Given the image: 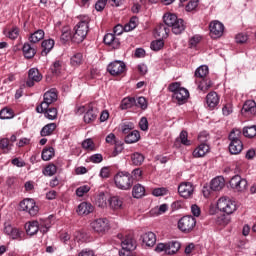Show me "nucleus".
I'll use <instances>...</instances> for the list:
<instances>
[{
	"label": "nucleus",
	"instance_id": "obj_61",
	"mask_svg": "<svg viewBox=\"0 0 256 256\" xmlns=\"http://www.w3.org/2000/svg\"><path fill=\"white\" fill-rule=\"evenodd\" d=\"M136 107H140V109H147V99H145V97H139L136 100Z\"/></svg>",
	"mask_w": 256,
	"mask_h": 256
},
{
	"label": "nucleus",
	"instance_id": "obj_53",
	"mask_svg": "<svg viewBox=\"0 0 256 256\" xmlns=\"http://www.w3.org/2000/svg\"><path fill=\"white\" fill-rule=\"evenodd\" d=\"M212 85L213 82H211V80L203 79L198 85V89H200V91H207L208 89H211Z\"/></svg>",
	"mask_w": 256,
	"mask_h": 256
},
{
	"label": "nucleus",
	"instance_id": "obj_51",
	"mask_svg": "<svg viewBox=\"0 0 256 256\" xmlns=\"http://www.w3.org/2000/svg\"><path fill=\"white\" fill-rule=\"evenodd\" d=\"M43 173H44V175H46L48 177H53V175H55V173H57V166H55L54 164H50L45 167Z\"/></svg>",
	"mask_w": 256,
	"mask_h": 256
},
{
	"label": "nucleus",
	"instance_id": "obj_31",
	"mask_svg": "<svg viewBox=\"0 0 256 256\" xmlns=\"http://www.w3.org/2000/svg\"><path fill=\"white\" fill-rule=\"evenodd\" d=\"M56 129H57L56 123H49L41 129L40 135H41V137H49V135H53V132Z\"/></svg>",
	"mask_w": 256,
	"mask_h": 256
},
{
	"label": "nucleus",
	"instance_id": "obj_37",
	"mask_svg": "<svg viewBox=\"0 0 256 256\" xmlns=\"http://www.w3.org/2000/svg\"><path fill=\"white\" fill-rule=\"evenodd\" d=\"M107 201H109V198H107V195H105L103 192H100L96 196V205L101 209H105V207H107Z\"/></svg>",
	"mask_w": 256,
	"mask_h": 256
},
{
	"label": "nucleus",
	"instance_id": "obj_39",
	"mask_svg": "<svg viewBox=\"0 0 256 256\" xmlns=\"http://www.w3.org/2000/svg\"><path fill=\"white\" fill-rule=\"evenodd\" d=\"M97 119V114L93 111V107L90 106L88 111L84 114V123H94Z\"/></svg>",
	"mask_w": 256,
	"mask_h": 256
},
{
	"label": "nucleus",
	"instance_id": "obj_18",
	"mask_svg": "<svg viewBox=\"0 0 256 256\" xmlns=\"http://www.w3.org/2000/svg\"><path fill=\"white\" fill-rule=\"evenodd\" d=\"M103 42L105 43V45L112 47V49H117L119 48V45H121L119 39L117 38V36H115L114 33H107L103 38Z\"/></svg>",
	"mask_w": 256,
	"mask_h": 256
},
{
	"label": "nucleus",
	"instance_id": "obj_41",
	"mask_svg": "<svg viewBox=\"0 0 256 256\" xmlns=\"http://www.w3.org/2000/svg\"><path fill=\"white\" fill-rule=\"evenodd\" d=\"M243 135H244V137H247L248 139H253V137H256V125L244 127Z\"/></svg>",
	"mask_w": 256,
	"mask_h": 256
},
{
	"label": "nucleus",
	"instance_id": "obj_46",
	"mask_svg": "<svg viewBox=\"0 0 256 256\" xmlns=\"http://www.w3.org/2000/svg\"><path fill=\"white\" fill-rule=\"evenodd\" d=\"M83 63V54L82 53H76L74 54L70 59V64L72 67H79Z\"/></svg>",
	"mask_w": 256,
	"mask_h": 256
},
{
	"label": "nucleus",
	"instance_id": "obj_54",
	"mask_svg": "<svg viewBox=\"0 0 256 256\" xmlns=\"http://www.w3.org/2000/svg\"><path fill=\"white\" fill-rule=\"evenodd\" d=\"M62 41H69L71 39V28L69 26H65L62 28L61 38Z\"/></svg>",
	"mask_w": 256,
	"mask_h": 256
},
{
	"label": "nucleus",
	"instance_id": "obj_50",
	"mask_svg": "<svg viewBox=\"0 0 256 256\" xmlns=\"http://www.w3.org/2000/svg\"><path fill=\"white\" fill-rule=\"evenodd\" d=\"M169 193V190L165 187L155 188L152 190V195L154 197H163Z\"/></svg>",
	"mask_w": 256,
	"mask_h": 256
},
{
	"label": "nucleus",
	"instance_id": "obj_10",
	"mask_svg": "<svg viewBox=\"0 0 256 256\" xmlns=\"http://www.w3.org/2000/svg\"><path fill=\"white\" fill-rule=\"evenodd\" d=\"M195 191V186L191 182H182L178 186V193L183 199H191Z\"/></svg>",
	"mask_w": 256,
	"mask_h": 256
},
{
	"label": "nucleus",
	"instance_id": "obj_44",
	"mask_svg": "<svg viewBox=\"0 0 256 256\" xmlns=\"http://www.w3.org/2000/svg\"><path fill=\"white\" fill-rule=\"evenodd\" d=\"M168 209L169 206L167 204H161L160 206H157L151 210V215H156L158 217L159 215L167 213Z\"/></svg>",
	"mask_w": 256,
	"mask_h": 256
},
{
	"label": "nucleus",
	"instance_id": "obj_47",
	"mask_svg": "<svg viewBox=\"0 0 256 256\" xmlns=\"http://www.w3.org/2000/svg\"><path fill=\"white\" fill-rule=\"evenodd\" d=\"M13 117H15V114L13 113L12 109L5 107L2 110H0V119H13Z\"/></svg>",
	"mask_w": 256,
	"mask_h": 256
},
{
	"label": "nucleus",
	"instance_id": "obj_4",
	"mask_svg": "<svg viewBox=\"0 0 256 256\" xmlns=\"http://www.w3.org/2000/svg\"><path fill=\"white\" fill-rule=\"evenodd\" d=\"M57 89L52 88L44 94V100L36 107L38 113H44L49 109V105H53L57 101Z\"/></svg>",
	"mask_w": 256,
	"mask_h": 256
},
{
	"label": "nucleus",
	"instance_id": "obj_34",
	"mask_svg": "<svg viewBox=\"0 0 256 256\" xmlns=\"http://www.w3.org/2000/svg\"><path fill=\"white\" fill-rule=\"evenodd\" d=\"M141 139V134L137 130H133L125 137V143H137Z\"/></svg>",
	"mask_w": 256,
	"mask_h": 256
},
{
	"label": "nucleus",
	"instance_id": "obj_21",
	"mask_svg": "<svg viewBox=\"0 0 256 256\" xmlns=\"http://www.w3.org/2000/svg\"><path fill=\"white\" fill-rule=\"evenodd\" d=\"M94 209L93 204L82 202L78 205L77 213L78 215H89L90 213H93Z\"/></svg>",
	"mask_w": 256,
	"mask_h": 256
},
{
	"label": "nucleus",
	"instance_id": "obj_59",
	"mask_svg": "<svg viewBox=\"0 0 256 256\" xmlns=\"http://www.w3.org/2000/svg\"><path fill=\"white\" fill-rule=\"evenodd\" d=\"M83 149H86V151H93L95 149V146L93 144V140L86 139L82 142Z\"/></svg>",
	"mask_w": 256,
	"mask_h": 256
},
{
	"label": "nucleus",
	"instance_id": "obj_52",
	"mask_svg": "<svg viewBox=\"0 0 256 256\" xmlns=\"http://www.w3.org/2000/svg\"><path fill=\"white\" fill-rule=\"evenodd\" d=\"M164 45H165V42H163L162 39H159V40L152 41L150 47L152 51H161Z\"/></svg>",
	"mask_w": 256,
	"mask_h": 256
},
{
	"label": "nucleus",
	"instance_id": "obj_33",
	"mask_svg": "<svg viewBox=\"0 0 256 256\" xmlns=\"http://www.w3.org/2000/svg\"><path fill=\"white\" fill-rule=\"evenodd\" d=\"M42 160L43 161H51L53 157H55V148L54 147H46L42 150Z\"/></svg>",
	"mask_w": 256,
	"mask_h": 256
},
{
	"label": "nucleus",
	"instance_id": "obj_38",
	"mask_svg": "<svg viewBox=\"0 0 256 256\" xmlns=\"http://www.w3.org/2000/svg\"><path fill=\"white\" fill-rule=\"evenodd\" d=\"M135 104H136L135 98L127 97L121 101L120 109L122 110L131 109V107H135Z\"/></svg>",
	"mask_w": 256,
	"mask_h": 256
},
{
	"label": "nucleus",
	"instance_id": "obj_58",
	"mask_svg": "<svg viewBox=\"0 0 256 256\" xmlns=\"http://www.w3.org/2000/svg\"><path fill=\"white\" fill-rule=\"evenodd\" d=\"M121 129L124 135H129V133L134 129L133 123L131 122L124 123L122 124Z\"/></svg>",
	"mask_w": 256,
	"mask_h": 256
},
{
	"label": "nucleus",
	"instance_id": "obj_40",
	"mask_svg": "<svg viewBox=\"0 0 256 256\" xmlns=\"http://www.w3.org/2000/svg\"><path fill=\"white\" fill-rule=\"evenodd\" d=\"M0 149L3 153H10L11 149H13V144L9 143V138L0 139Z\"/></svg>",
	"mask_w": 256,
	"mask_h": 256
},
{
	"label": "nucleus",
	"instance_id": "obj_8",
	"mask_svg": "<svg viewBox=\"0 0 256 256\" xmlns=\"http://www.w3.org/2000/svg\"><path fill=\"white\" fill-rule=\"evenodd\" d=\"M21 211H26L31 217H35L39 213V207L35 203V200L26 198L20 202Z\"/></svg>",
	"mask_w": 256,
	"mask_h": 256
},
{
	"label": "nucleus",
	"instance_id": "obj_49",
	"mask_svg": "<svg viewBox=\"0 0 256 256\" xmlns=\"http://www.w3.org/2000/svg\"><path fill=\"white\" fill-rule=\"evenodd\" d=\"M139 21V19L134 16L130 19L129 23L125 24L124 26V31L129 32V31H133V29H135V27H137V22Z\"/></svg>",
	"mask_w": 256,
	"mask_h": 256
},
{
	"label": "nucleus",
	"instance_id": "obj_15",
	"mask_svg": "<svg viewBox=\"0 0 256 256\" xmlns=\"http://www.w3.org/2000/svg\"><path fill=\"white\" fill-rule=\"evenodd\" d=\"M4 233L9 239H13L14 241H21L23 235V232L19 228L13 227L11 224H5Z\"/></svg>",
	"mask_w": 256,
	"mask_h": 256
},
{
	"label": "nucleus",
	"instance_id": "obj_25",
	"mask_svg": "<svg viewBox=\"0 0 256 256\" xmlns=\"http://www.w3.org/2000/svg\"><path fill=\"white\" fill-rule=\"evenodd\" d=\"M209 145L205 142H202L194 151L193 157H205L209 153Z\"/></svg>",
	"mask_w": 256,
	"mask_h": 256
},
{
	"label": "nucleus",
	"instance_id": "obj_43",
	"mask_svg": "<svg viewBox=\"0 0 256 256\" xmlns=\"http://www.w3.org/2000/svg\"><path fill=\"white\" fill-rule=\"evenodd\" d=\"M131 161L133 165L139 166L143 165V161H145V156L139 152H135L131 155Z\"/></svg>",
	"mask_w": 256,
	"mask_h": 256
},
{
	"label": "nucleus",
	"instance_id": "obj_27",
	"mask_svg": "<svg viewBox=\"0 0 256 256\" xmlns=\"http://www.w3.org/2000/svg\"><path fill=\"white\" fill-rule=\"evenodd\" d=\"M181 249L179 241H170L166 243V255H175Z\"/></svg>",
	"mask_w": 256,
	"mask_h": 256
},
{
	"label": "nucleus",
	"instance_id": "obj_7",
	"mask_svg": "<svg viewBox=\"0 0 256 256\" xmlns=\"http://www.w3.org/2000/svg\"><path fill=\"white\" fill-rule=\"evenodd\" d=\"M90 227L94 233L105 234L111 226L109 225V220L107 218H98L90 223Z\"/></svg>",
	"mask_w": 256,
	"mask_h": 256
},
{
	"label": "nucleus",
	"instance_id": "obj_55",
	"mask_svg": "<svg viewBox=\"0 0 256 256\" xmlns=\"http://www.w3.org/2000/svg\"><path fill=\"white\" fill-rule=\"evenodd\" d=\"M91 191V187L89 185H83L76 189V195L77 197H83L86 193H89Z\"/></svg>",
	"mask_w": 256,
	"mask_h": 256
},
{
	"label": "nucleus",
	"instance_id": "obj_3",
	"mask_svg": "<svg viewBox=\"0 0 256 256\" xmlns=\"http://www.w3.org/2000/svg\"><path fill=\"white\" fill-rule=\"evenodd\" d=\"M74 31L72 41L74 43H83V41H85V37H87V33H89V21L81 20L75 26Z\"/></svg>",
	"mask_w": 256,
	"mask_h": 256
},
{
	"label": "nucleus",
	"instance_id": "obj_62",
	"mask_svg": "<svg viewBox=\"0 0 256 256\" xmlns=\"http://www.w3.org/2000/svg\"><path fill=\"white\" fill-rule=\"evenodd\" d=\"M110 175H111V170L109 169V167L104 166V167L100 170L99 176H100L102 179H109Z\"/></svg>",
	"mask_w": 256,
	"mask_h": 256
},
{
	"label": "nucleus",
	"instance_id": "obj_19",
	"mask_svg": "<svg viewBox=\"0 0 256 256\" xmlns=\"http://www.w3.org/2000/svg\"><path fill=\"white\" fill-rule=\"evenodd\" d=\"M109 207L113 211H119L123 209V198L119 196H112L108 199Z\"/></svg>",
	"mask_w": 256,
	"mask_h": 256
},
{
	"label": "nucleus",
	"instance_id": "obj_14",
	"mask_svg": "<svg viewBox=\"0 0 256 256\" xmlns=\"http://www.w3.org/2000/svg\"><path fill=\"white\" fill-rule=\"evenodd\" d=\"M209 27L212 39H219V37L223 36V32L225 31V26L223 23L215 20L210 23Z\"/></svg>",
	"mask_w": 256,
	"mask_h": 256
},
{
	"label": "nucleus",
	"instance_id": "obj_2",
	"mask_svg": "<svg viewBox=\"0 0 256 256\" xmlns=\"http://www.w3.org/2000/svg\"><path fill=\"white\" fill-rule=\"evenodd\" d=\"M133 176L129 172H118L114 176V183L117 189H121L122 191H129L131 187H133Z\"/></svg>",
	"mask_w": 256,
	"mask_h": 256
},
{
	"label": "nucleus",
	"instance_id": "obj_16",
	"mask_svg": "<svg viewBox=\"0 0 256 256\" xmlns=\"http://www.w3.org/2000/svg\"><path fill=\"white\" fill-rule=\"evenodd\" d=\"M172 98L177 101L179 105H183L187 99H189V90L182 87L176 93L172 95Z\"/></svg>",
	"mask_w": 256,
	"mask_h": 256
},
{
	"label": "nucleus",
	"instance_id": "obj_22",
	"mask_svg": "<svg viewBox=\"0 0 256 256\" xmlns=\"http://www.w3.org/2000/svg\"><path fill=\"white\" fill-rule=\"evenodd\" d=\"M42 51H41V55L42 57H47V55H49V53H51V50L53 49V47H55V40L53 39H47L42 41Z\"/></svg>",
	"mask_w": 256,
	"mask_h": 256
},
{
	"label": "nucleus",
	"instance_id": "obj_32",
	"mask_svg": "<svg viewBox=\"0 0 256 256\" xmlns=\"http://www.w3.org/2000/svg\"><path fill=\"white\" fill-rule=\"evenodd\" d=\"M22 51L26 59H33V57H35V54L37 53L35 51V48L31 47V44L29 43H24Z\"/></svg>",
	"mask_w": 256,
	"mask_h": 256
},
{
	"label": "nucleus",
	"instance_id": "obj_11",
	"mask_svg": "<svg viewBox=\"0 0 256 256\" xmlns=\"http://www.w3.org/2000/svg\"><path fill=\"white\" fill-rule=\"evenodd\" d=\"M122 249L119 251L120 256H131V251H135L137 245L135 240L130 237H127L121 242Z\"/></svg>",
	"mask_w": 256,
	"mask_h": 256
},
{
	"label": "nucleus",
	"instance_id": "obj_12",
	"mask_svg": "<svg viewBox=\"0 0 256 256\" xmlns=\"http://www.w3.org/2000/svg\"><path fill=\"white\" fill-rule=\"evenodd\" d=\"M230 187L238 193H243L247 189V180L235 175L230 180Z\"/></svg>",
	"mask_w": 256,
	"mask_h": 256
},
{
	"label": "nucleus",
	"instance_id": "obj_1",
	"mask_svg": "<svg viewBox=\"0 0 256 256\" xmlns=\"http://www.w3.org/2000/svg\"><path fill=\"white\" fill-rule=\"evenodd\" d=\"M242 132L241 129L234 128L229 136L228 139L229 143V152L231 155H239L243 151V141H241Z\"/></svg>",
	"mask_w": 256,
	"mask_h": 256
},
{
	"label": "nucleus",
	"instance_id": "obj_57",
	"mask_svg": "<svg viewBox=\"0 0 256 256\" xmlns=\"http://www.w3.org/2000/svg\"><path fill=\"white\" fill-rule=\"evenodd\" d=\"M49 229H51L50 219H46L44 222L40 223V233H43L45 235V233H47Z\"/></svg>",
	"mask_w": 256,
	"mask_h": 256
},
{
	"label": "nucleus",
	"instance_id": "obj_56",
	"mask_svg": "<svg viewBox=\"0 0 256 256\" xmlns=\"http://www.w3.org/2000/svg\"><path fill=\"white\" fill-rule=\"evenodd\" d=\"M6 36L8 37V39L15 41V39H17V37H19V28L13 27L6 33Z\"/></svg>",
	"mask_w": 256,
	"mask_h": 256
},
{
	"label": "nucleus",
	"instance_id": "obj_29",
	"mask_svg": "<svg viewBox=\"0 0 256 256\" xmlns=\"http://www.w3.org/2000/svg\"><path fill=\"white\" fill-rule=\"evenodd\" d=\"M155 31V36L160 39H167L169 37V28H167V25L165 24H159Z\"/></svg>",
	"mask_w": 256,
	"mask_h": 256
},
{
	"label": "nucleus",
	"instance_id": "obj_9",
	"mask_svg": "<svg viewBox=\"0 0 256 256\" xmlns=\"http://www.w3.org/2000/svg\"><path fill=\"white\" fill-rule=\"evenodd\" d=\"M125 69H127L125 62L120 60H115L107 66L108 73H110V75H113L114 77L125 73Z\"/></svg>",
	"mask_w": 256,
	"mask_h": 256
},
{
	"label": "nucleus",
	"instance_id": "obj_64",
	"mask_svg": "<svg viewBox=\"0 0 256 256\" xmlns=\"http://www.w3.org/2000/svg\"><path fill=\"white\" fill-rule=\"evenodd\" d=\"M78 256H95V252L91 249H83Z\"/></svg>",
	"mask_w": 256,
	"mask_h": 256
},
{
	"label": "nucleus",
	"instance_id": "obj_17",
	"mask_svg": "<svg viewBox=\"0 0 256 256\" xmlns=\"http://www.w3.org/2000/svg\"><path fill=\"white\" fill-rule=\"evenodd\" d=\"M25 231L26 234L30 237H33V235H37L39 231H41V225L38 221H30L25 224Z\"/></svg>",
	"mask_w": 256,
	"mask_h": 256
},
{
	"label": "nucleus",
	"instance_id": "obj_60",
	"mask_svg": "<svg viewBox=\"0 0 256 256\" xmlns=\"http://www.w3.org/2000/svg\"><path fill=\"white\" fill-rule=\"evenodd\" d=\"M179 89H183V87H181V83L179 82H173L168 86V90L173 93V95H175V93H177V91H179Z\"/></svg>",
	"mask_w": 256,
	"mask_h": 256
},
{
	"label": "nucleus",
	"instance_id": "obj_63",
	"mask_svg": "<svg viewBox=\"0 0 256 256\" xmlns=\"http://www.w3.org/2000/svg\"><path fill=\"white\" fill-rule=\"evenodd\" d=\"M107 5V0H98L95 4L96 11H103Z\"/></svg>",
	"mask_w": 256,
	"mask_h": 256
},
{
	"label": "nucleus",
	"instance_id": "obj_45",
	"mask_svg": "<svg viewBox=\"0 0 256 256\" xmlns=\"http://www.w3.org/2000/svg\"><path fill=\"white\" fill-rule=\"evenodd\" d=\"M42 113H44V116L46 119H49V121H55V119H57V108H47Z\"/></svg>",
	"mask_w": 256,
	"mask_h": 256
},
{
	"label": "nucleus",
	"instance_id": "obj_42",
	"mask_svg": "<svg viewBox=\"0 0 256 256\" xmlns=\"http://www.w3.org/2000/svg\"><path fill=\"white\" fill-rule=\"evenodd\" d=\"M178 19L177 15L171 13L163 16V21L167 27H172Z\"/></svg>",
	"mask_w": 256,
	"mask_h": 256
},
{
	"label": "nucleus",
	"instance_id": "obj_48",
	"mask_svg": "<svg viewBox=\"0 0 256 256\" xmlns=\"http://www.w3.org/2000/svg\"><path fill=\"white\" fill-rule=\"evenodd\" d=\"M189 134L187 133V131L183 130L180 135L179 138H177V141H180V143H182V145H186L187 147H189V145H191V140H189Z\"/></svg>",
	"mask_w": 256,
	"mask_h": 256
},
{
	"label": "nucleus",
	"instance_id": "obj_24",
	"mask_svg": "<svg viewBox=\"0 0 256 256\" xmlns=\"http://www.w3.org/2000/svg\"><path fill=\"white\" fill-rule=\"evenodd\" d=\"M223 187H225V178H223L222 176H218L212 179L210 183L211 191H221Z\"/></svg>",
	"mask_w": 256,
	"mask_h": 256
},
{
	"label": "nucleus",
	"instance_id": "obj_30",
	"mask_svg": "<svg viewBox=\"0 0 256 256\" xmlns=\"http://www.w3.org/2000/svg\"><path fill=\"white\" fill-rule=\"evenodd\" d=\"M42 39H45V31L43 29H38L29 36L30 43H39Z\"/></svg>",
	"mask_w": 256,
	"mask_h": 256
},
{
	"label": "nucleus",
	"instance_id": "obj_13",
	"mask_svg": "<svg viewBox=\"0 0 256 256\" xmlns=\"http://www.w3.org/2000/svg\"><path fill=\"white\" fill-rule=\"evenodd\" d=\"M43 75L39 73V69L37 68H31L28 71V79L26 81V86L27 87H34L35 83H39L42 81Z\"/></svg>",
	"mask_w": 256,
	"mask_h": 256
},
{
	"label": "nucleus",
	"instance_id": "obj_28",
	"mask_svg": "<svg viewBox=\"0 0 256 256\" xmlns=\"http://www.w3.org/2000/svg\"><path fill=\"white\" fill-rule=\"evenodd\" d=\"M185 27V21H183L181 18H178L174 22V25L171 27L172 33H174V35H181V33L185 31Z\"/></svg>",
	"mask_w": 256,
	"mask_h": 256
},
{
	"label": "nucleus",
	"instance_id": "obj_5",
	"mask_svg": "<svg viewBox=\"0 0 256 256\" xmlns=\"http://www.w3.org/2000/svg\"><path fill=\"white\" fill-rule=\"evenodd\" d=\"M217 208L226 215H232L237 211V202L231 200V198L221 197L217 202Z\"/></svg>",
	"mask_w": 256,
	"mask_h": 256
},
{
	"label": "nucleus",
	"instance_id": "obj_35",
	"mask_svg": "<svg viewBox=\"0 0 256 256\" xmlns=\"http://www.w3.org/2000/svg\"><path fill=\"white\" fill-rule=\"evenodd\" d=\"M145 195V187L141 184L134 185L132 189V196L134 199H141Z\"/></svg>",
	"mask_w": 256,
	"mask_h": 256
},
{
	"label": "nucleus",
	"instance_id": "obj_20",
	"mask_svg": "<svg viewBox=\"0 0 256 256\" xmlns=\"http://www.w3.org/2000/svg\"><path fill=\"white\" fill-rule=\"evenodd\" d=\"M242 115H256V103L254 100H247L241 110Z\"/></svg>",
	"mask_w": 256,
	"mask_h": 256
},
{
	"label": "nucleus",
	"instance_id": "obj_6",
	"mask_svg": "<svg viewBox=\"0 0 256 256\" xmlns=\"http://www.w3.org/2000/svg\"><path fill=\"white\" fill-rule=\"evenodd\" d=\"M197 225V219L193 216H184L178 221V229L182 233H191Z\"/></svg>",
	"mask_w": 256,
	"mask_h": 256
},
{
	"label": "nucleus",
	"instance_id": "obj_23",
	"mask_svg": "<svg viewBox=\"0 0 256 256\" xmlns=\"http://www.w3.org/2000/svg\"><path fill=\"white\" fill-rule=\"evenodd\" d=\"M206 103L209 109H215L219 105V95L216 92H210L206 96Z\"/></svg>",
	"mask_w": 256,
	"mask_h": 256
},
{
	"label": "nucleus",
	"instance_id": "obj_26",
	"mask_svg": "<svg viewBox=\"0 0 256 256\" xmlns=\"http://www.w3.org/2000/svg\"><path fill=\"white\" fill-rule=\"evenodd\" d=\"M142 241L147 247H153L157 243V236L153 232H147L142 235Z\"/></svg>",
	"mask_w": 256,
	"mask_h": 256
},
{
	"label": "nucleus",
	"instance_id": "obj_36",
	"mask_svg": "<svg viewBox=\"0 0 256 256\" xmlns=\"http://www.w3.org/2000/svg\"><path fill=\"white\" fill-rule=\"evenodd\" d=\"M209 75V67L207 65H202L198 67L195 71V77L198 79H205Z\"/></svg>",
	"mask_w": 256,
	"mask_h": 256
}]
</instances>
